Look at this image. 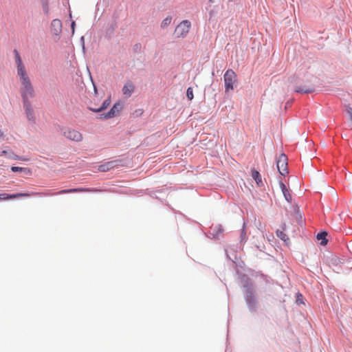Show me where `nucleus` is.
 I'll list each match as a JSON object with an SVG mask.
<instances>
[{"instance_id": "obj_1", "label": "nucleus", "mask_w": 352, "mask_h": 352, "mask_svg": "<svg viewBox=\"0 0 352 352\" xmlns=\"http://www.w3.org/2000/svg\"><path fill=\"white\" fill-rule=\"evenodd\" d=\"M15 55V62L17 68V74L20 78V80L22 85L21 94L23 98V102H26V100L29 98H32L34 96V89L30 82V80L26 72L25 65H23L21 58L16 50H14Z\"/></svg>"}, {"instance_id": "obj_2", "label": "nucleus", "mask_w": 352, "mask_h": 352, "mask_svg": "<svg viewBox=\"0 0 352 352\" xmlns=\"http://www.w3.org/2000/svg\"><path fill=\"white\" fill-rule=\"evenodd\" d=\"M92 191H96V190H91L89 188H71V189H66V190H62L58 191L56 193H51L49 192H43V193H38V192H20L16 194H12L9 195L7 193H1L0 194V200H8L10 199H15V198H19V197H29L30 196H35L38 195H62V194H66V193H71V192H92Z\"/></svg>"}, {"instance_id": "obj_3", "label": "nucleus", "mask_w": 352, "mask_h": 352, "mask_svg": "<svg viewBox=\"0 0 352 352\" xmlns=\"http://www.w3.org/2000/svg\"><path fill=\"white\" fill-rule=\"evenodd\" d=\"M226 91L232 90L234 85L236 82V75L232 69H228L224 74Z\"/></svg>"}, {"instance_id": "obj_4", "label": "nucleus", "mask_w": 352, "mask_h": 352, "mask_svg": "<svg viewBox=\"0 0 352 352\" xmlns=\"http://www.w3.org/2000/svg\"><path fill=\"white\" fill-rule=\"evenodd\" d=\"M63 134L65 138L72 141L80 142L82 140L81 133L75 129H65Z\"/></svg>"}, {"instance_id": "obj_5", "label": "nucleus", "mask_w": 352, "mask_h": 352, "mask_svg": "<svg viewBox=\"0 0 352 352\" xmlns=\"http://www.w3.org/2000/svg\"><path fill=\"white\" fill-rule=\"evenodd\" d=\"M277 168L282 175L288 173L287 170V157L285 154H281L276 162Z\"/></svg>"}, {"instance_id": "obj_6", "label": "nucleus", "mask_w": 352, "mask_h": 352, "mask_svg": "<svg viewBox=\"0 0 352 352\" xmlns=\"http://www.w3.org/2000/svg\"><path fill=\"white\" fill-rule=\"evenodd\" d=\"M190 23H178L174 31V36L177 38L185 36L190 30Z\"/></svg>"}, {"instance_id": "obj_7", "label": "nucleus", "mask_w": 352, "mask_h": 352, "mask_svg": "<svg viewBox=\"0 0 352 352\" xmlns=\"http://www.w3.org/2000/svg\"><path fill=\"white\" fill-rule=\"evenodd\" d=\"M123 104L120 102H118L113 104L112 108L107 113L102 115L104 118L109 119L117 116L122 110Z\"/></svg>"}, {"instance_id": "obj_8", "label": "nucleus", "mask_w": 352, "mask_h": 352, "mask_svg": "<svg viewBox=\"0 0 352 352\" xmlns=\"http://www.w3.org/2000/svg\"><path fill=\"white\" fill-rule=\"evenodd\" d=\"M122 91L125 96L130 97L135 91V86L132 82L128 81L124 85Z\"/></svg>"}, {"instance_id": "obj_9", "label": "nucleus", "mask_w": 352, "mask_h": 352, "mask_svg": "<svg viewBox=\"0 0 352 352\" xmlns=\"http://www.w3.org/2000/svg\"><path fill=\"white\" fill-rule=\"evenodd\" d=\"M246 302L249 306L254 307L256 305V298L253 292L251 290L247 292Z\"/></svg>"}, {"instance_id": "obj_10", "label": "nucleus", "mask_w": 352, "mask_h": 352, "mask_svg": "<svg viewBox=\"0 0 352 352\" xmlns=\"http://www.w3.org/2000/svg\"><path fill=\"white\" fill-rule=\"evenodd\" d=\"M111 103V98L110 97H109L107 99H106L102 104L99 107H89V109L94 112H100L101 111H102L103 109H106L108 106H109Z\"/></svg>"}, {"instance_id": "obj_11", "label": "nucleus", "mask_w": 352, "mask_h": 352, "mask_svg": "<svg viewBox=\"0 0 352 352\" xmlns=\"http://www.w3.org/2000/svg\"><path fill=\"white\" fill-rule=\"evenodd\" d=\"M62 30V23H52L51 32L54 35H58Z\"/></svg>"}, {"instance_id": "obj_12", "label": "nucleus", "mask_w": 352, "mask_h": 352, "mask_svg": "<svg viewBox=\"0 0 352 352\" xmlns=\"http://www.w3.org/2000/svg\"><path fill=\"white\" fill-rule=\"evenodd\" d=\"M327 232H322L317 234V239L320 241V243L322 245H325L327 244L328 240L327 239Z\"/></svg>"}, {"instance_id": "obj_13", "label": "nucleus", "mask_w": 352, "mask_h": 352, "mask_svg": "<svg viewBox=\"0 0 352 352\" xmlns=\"http://www.w3.org/2000/svg\"><path fill=\"white\" fill-rule=\"evenodd\" d=\"M280 187L281 188V190L283 192V194L285 198V199L290 202L292 201V196L289 192V190L287 189L286 186L283 183L280 184Z\"/></svg>"}, {"instance_id": "obj_14", "label": "nucleus", "mask_w": 352, "mask_h": 352, "mask_svg": "<svg viewBox=\"0 0 352 352\" xmlns=\"http://www.w3.org/2000/svg\"><path fill=\"white\" fill-rule=\"evenodd\" d=\"M11 170H12V172H19V171L22 172L23 171V172H24L27 175H31L32 174L31 170L30 168H28L12 166L11 168Z\"/></svg>"}, {"instance_id": "obj_15", "label": "nucleus", "mask_w": 352, "mask_h": 352, "mask_svg": "<svg viewBox=\"0 0 352 352\" xmlns=\"http://www.w3.org/2000/svg\"><path fill=\"white\" fill-rule=\"evenodd\" d=\"M252 177L256 181V182L258 185H260L261 184H262L261 176L257 170H252Z\"/></svg>"}, {"instance_id": "obj_16", "label": "nucleus", "mask_w": 352, "mask_h": 352, "mask_svg": "<svg viewBox=\"0 0 352 352\" xmlns=\"http://www.w3.org/2000/svg\"><path fill=\"white\" fill-rule=\"evenodd\" d=\"M40 1L42 5L43 12L47 14L49 12V0H40Z\"/></svg>"}, {"instance_id": "obj_17", "label": "nucleus", "mask_w": 352, "mask_h": 352, "mask_svg": "<svg viewBox=\"0 0 352 352\" xmlns=\"http://www.w3.org/2000/svg\"><path fill=\"white\" fill-rule=\"evenodd\" d=\"M111 167H113V163L112 162H108L106 164H102L99 166L98 169L100 171H107L108 170L109 168H111Z\"/></svg>"}, {"instance_id": "obj_18", "label": "nucleus", "mask_w": 352, "mask_h": 352, "mask_svg": "<svg viewBox=\"0 0 352 352\" xmlns=\"http://www.w3.org/2000/svg\"><path fill=\"white\" fill-rule=\"evenodd\" d=\"M276 235L278 237H279L285 242L289 240V238L287 237V234L283 231L277 230Z\"/></svg>"}, {"instance_id": "obj_19", "label": "nucleus", "mask_w": 352, "mask_h": 352, "mask_svg": "<svg viewBox=\"0 0 352 352\" xmlns=\"http://www.w3.org/2000/svg\"><path fill=\"white\" fill-rule=\"evenodd\" d=\"M186 96L190 100H192L194 98L193 90L192 87H188L186 91Z\"/></svg>"}, {"instance_id": "obj_20", "label": "nucleus", "mask_w": 352, "mask_h": 352, "mask_svg": "<svg viewBox=\"0 0 352 352\" xmlns=\"http://www.w3.org/2000/svg\"><path fill=\"white\" fill-rule=\"evenodd\" d=\"M296 92H299V93H305V94H307V93H311L313 91V89H309V88H306V89H304V88H300V87H298L296 89Z\"/></svg>"}, {"instance_id": "obj_21", "label": "nucleus", "mask_w": 352, "mask_h": 352, "mask_svg": "<svg viewBox=\"0 0 352 352\" xmlns=\"http://www.w3.org/2000/svg\"><path fill=\"white\" fill-rule=\"evenodd\" d=\"M24 102V106L25 107V109H26L28 117L30 118V116L32 115V110L30 108V105L28 102V100H26V102Z\"/></svg>"}, {"instance_id": "obj_22", "label": "nucleus", "mask_w": 352, "mask_h": 352, "mask_svg": "<svg viewBox=\"0 0 352 352\" xmlns=\"http://www.w3.org/2000/svg\"><path fill=\"white\" fill-rule=\"evenodd\" d=\"M346 111H347V113L349 115L351 120L352 121V108L347 107Z\"/></svg>"}, {"instance_id": "obj_23", "label": "nucleus", "mask_w": 352, "mask_h": 352, "mask_svg": "<svg viewBox=\"0 0 352 352\" xmlns=\"http://www.w3.org/2000/svg\"><path fill=\"white\" fill-rule=\"evenodd\" d=\"M75 25H76V23H71V28L72 29V32H73L74 31V26H75Z\"/></svg>"}, {"instance_id": "obj_24", "label": "nucleus", "mask_w": 352, "mask_h": 352, "mask_svg": "<svg viewBox=\"0 0 352 352\" xmlns=\"http://www.w3.org/2000/svg\"><path fill=\"white\" fill-rule=\"evenodd\" d=\"M172 20V18H168V17H166L163 22H167V21H171Z\"/></svg>"}, {"instance_id": "obj_25", "label": "nucleus", "mask_w": 352, "mask_h": 352, "mask_svg": "<svg viewBox=\"0 0 352 352\" xmlns=\"http://www.w3.org/2000/svg\"><path fill=\"white\" fill-rule=\"evenodd\" d=\"M4 136L3 132L0 129V138H3Z\"/></svg>"}, {"instance_id": "obj_26", "label": "nucleus", "mask_w": 352, "mask_h": 352, "mask_svg": "<svg viewBox=\"0 0 352 352\" xmlns=\"http://www.w3.org/2000/svg\"><path fill=\"white\" fill-rule=\"evenodd\" d=\"M14 159H15V160H20L17 156H15V157H14ZM21 160H25L24 159H21Z\"/></svg>"}, {"instance_id": "obj_27", "label": "nucleus", "mask_w": 352, "mask_h": 352, "mask_svg": "<svg viewBox=\"0 0 352 352\" xmlns=\"http://www.w3.org/2000/svg\"><path fill=\"white\" fill-rule=\"evenodd\" d=\"M94 91H95V93L96 94L97 93V89H96V87H94Z\"/></svg>"}, {"instance_id": "obj_28", "label": "nucleus", "mask_w": 352, "mask_h": 352, "mask_svg": "<svg viewBox=\"0 0 352 352\" xmlns=\"http://www.w3.org/2000/svg\"><path fill=\"white\" fill-rule=\"evenodd\" d=\"M182 22L186 23V22H188V21L187 20H184Z\"/></svg>"}, {"instance_id": "obj_29", "label": "nucleus", "mask_w": 352, "mask_h": 352, "mask_svg": "<svg viewBox=\"0 0 352 352\" xmlns=\"http://www.w3.org/2000/svg\"><path fill=\"white\" fill-rule=\"evenodd\" d=\"M3 154H6V151H3Z\"/></svg>"}]
</instances>
